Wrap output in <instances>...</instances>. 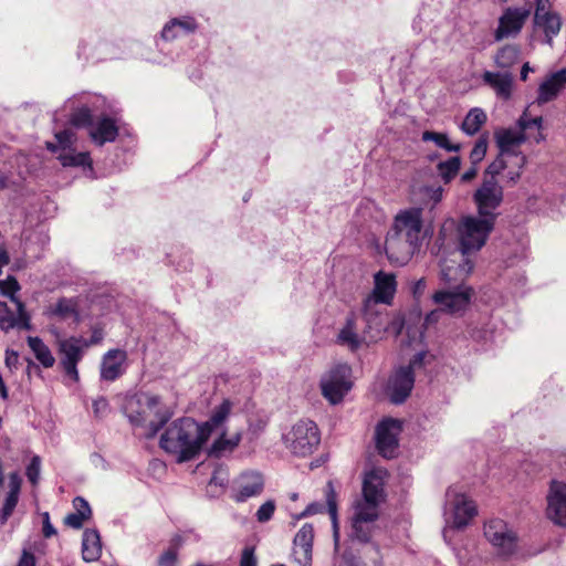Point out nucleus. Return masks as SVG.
Wrapping results in <instances>:
<instances>
[{
  "instance_id": "obj_1",
  "label": "nucleus",
  "mask_w": 566,
  "mask_h": 566,
  "mask_svg": "<svg viewBox=\"0 0 566 566\" xmlns=\"http://www.w3.org/2000/svg\"><path fill=\"white\" fill-rule=\"evenodd\" d=\"M473 270L469 255L455 250L440 260L441 289L433 295V303L450 314L464 311L471 302L472 289L465 285V280Z\"/></svg>"
},
{
  "instance_id": "obj_2",
  "label": "nucleus",
  "mask_w": 566,
  "mask_h": 566,
  "mask_svg": "<svg viewBox=\"0 0 566 566\" xmlns=\"http://www.w3.org/2000/svg\"><path fill=\"white\" fill-rule=\"evenodd\" d=\"M422 212L421 208L413 207L396 214L385 241L391 263L402 266L420 250L424 238Z\"/></svg>"
},
{
  "instance_id": "obj_3",
  "label": "nucleus",
  "mask_w": 566,
  "mask_h": 566,
  "mask_svg": "<svg viewBox=\"0 0 566 566\" xmlns=\"http://www.w3.org/2000/svg\"><path fill=\"white\" fill-rule=\"evenodd\" d=\"M208 441L202 427L190 417L174 420L160 437V448L174 455L177 462L193 460Z\"/></svg>"
},
{
  "instance_id": "obj_4",
  "label": "nucleus",
  "mask_w": 566,
  "mask_h": 566,
  "mask_svg": "<svg viewBox=\"0 0 566 566\" xmlns=\"http://www.w3.org/2000/svg\"><path fill=\"white\" fill-rule=\"evenodd\" d=\"M124 413L135 427L145 428V437L154 438L170 420L172 412L160 407V398L147 394H136L128 397L124 405Z\"/></svg>"
},
{
  "instance_id": "obj_5",
  "label": "nucleus",
  "mask_w": 566,
  "mask_h": 566,
  "mask_svg": "<svg viewBox=\"0 0 566 566\" xmlns=\"http://www.w3.org/2000/svg\"><path fill=\"white\" fill-rule=\"evenodd\" d=\"M476 513V505L471 499L464 493L459 492L457 488H449L446 492L443 510L446 522V527L443 528L444 539L448 538L452 530H461L468 526Z\"/></svg>"
},
{
  "instance_id": "obj_6",
  "label": "nucleus",
  "mask_w": 566,
  "mask_h": 566,
  "mask_svg": "<svg viewBox=\"0 0 566 566\" xmlns=\"http://www.w3.org/2000/svg\"><path fill=\"white\" fill-rule=\"evenodd\" d=\"M427 352L417 353L406 366H400L388 379L386 392L390 401L400 405L406 401L415 385L416 373L426 365Z\"/></svg>"
},
{
  "instance_id": "obj_7",
  "label": "nucleus",
  "mask_w": 566,
  "mask_h": 566,
  "mask_svg": "<svg viewBox=\"0 0 566 566\" xmlns=\"http://www.w3.org/2000/svg\"><path fill=\"white\" fill-rule=\"evenodd\" d=\"M492 218L478 216L463 217L458 226L460 252L470 255L479 251L494 229Z\"/></svg>"
},
{
  "instance_id": "obj_8",
  "label": "nucleus",
  "mask_w": 566,
  "mask_h": 566,
  "mask_svg": "<svg viewBox=\"0 0 566 566\" xmlns=\"http://www.w3.org/2000/svg\"><path fill=\"white\" fill-rule=\"evenodd\" d=\"M286 448L297 457H307L312 454L321 442V433L317 424L303 419L297 421L291 430L284 436Z\"/></svg>"
},
{
  "instance_id": "obj_9",
  "label": "nucleus",
  "mask_w": 566,
  "mask_h": 566,
  "mask_svg": "<svg viewBox=\"0 0 566 566\" xmlns=\"http://www.w3.org/2000/svg\"><path fill=\"white\" fill-rule=\"evenodd\" d=\"M323 397L331 405L340 403L353 387L352 368L348 364H336L321 378Z\"/></svg>"
},
{
  "instance_id": "obj_10",
  "label": "nucleus",
  "mask_w": 566,
  "mask_h": 566,
  "mask_svg": "<svg viewBox=\"0 0 566 566\" xmlns=\"http://www.w3.org/2000/svg\"><path fill=\"white\" fill-rule=\"evenodd\" d=\"M484 536L501 557H511L517 551L518 536L516 532L501 518H491L485 522Z\"/></svg>"
},
{
  "instance_id": "obj_11",
  "label": "nucleus",
  "mask_w": 566,
  "mask_h": 566,
  "mask_svg": "<svg viewBox=\"0 0 566 566\" xmlns=\"http://www.w3.org/2000/svg\"><path fill=\"white\" fill-rule=\"evenodd\" d=\"M473 201L478 208V214L496 221L499 216L496 209L503 201V187L496 179H483L473 193Z\"/></svg>"
},
{
  "instance_id": "obj_12",
  "label": "nucleus",
  "mask_w": 566,
  "mask_h": 566,
  "mask_svg": "<svg viewBox=\"0 0 566 566\" xmlns=\"http://www.w3.org/2000/svg\"><path fill=\"white\" fill-rule=\"evenodd\" d=\"M532 13L531 7L515 8L507 7L502 11L499 17L497 27L494 30L493 38L495 41H503L506 39H515L523 30L526 21Z\"/></svg>"
},
{
  "instance_id": "obj_13",
  "label": "nucleus",
  "mask_w": 566,
  "mask_h": 566,
  "mask_svg": "<svg viewBox=\"0 0 566 566\" xmlns=\"http://www.w3.org/2000/svg\"><path fill=\"white\" fill-rule=\"evenodd\" d=\"M494 139L501 155L514 159V165L520 168L526 166L527 157L520 150L527 139L524 132H517L514 127L500 128L495 130Z\"/></svg>"
},
{
  "instance_id": "obj_14",
  "label": "nucleus",
  "mask_w": 566,
  "mask_h": 566,
  "mask_svg": "<svg viewBox=\"0 0 566 566\" xmlns=\"http://www.w3.org/2000/svg\"><path fill=\"white\" fill-rule=\"evenodd\" d=\"M545 515L554 525L566 527V481L551 480L546 493Z\"/></svg>"
},
{
  "instance_id": "obj_15",
  "label": "nucleus",
  "mask_w": 566,
  "mask_h": 566,
  "mask_svg": "<svg viewBox=\"0 0 566 566\" xmlns=\"http://www.w3.org/2000/svg\"><path fill=\"white\" fill-rule=\"evenodd\" d=\"M77 57L85 61H104L117 57V52L108 39L99 33H91L80 41Z\"/></svg>"
},
{
  "instance_id": "obj_16",
  "label": "nucleus",
  "mask_w": 566,
  "mask_h": 566,
  "mask_svg": "<svg viewBox=\"0 0 566 566\" xmlns=\"http://www.w3.org/2000/svg\"><path fill=\"white\" fill-rule=\"evenodd\" d=\"M336 344L347 348L352 353L358 352L371 344L363 329L359 315L349 313L336 335Z\"/></svg>"
},
{
  "instance_id": "obj_17",
  "label": "nucleus",
  "mask_w": 566,
  "mask_h": 566,
  "mask_svg": "<svg viewBox=\"0 0 566 566\" xmlns=\"http://www.w3.org/2000/svg\"><path fill=\"white\" fill-rule=\"evenodd\" d=\"M200 29L199 20L192 14H180L170 18L159 33L157 46L163 50L161 42H172L196 34Z\"/></svg>"
},
{
  "instance_id": "obj_18",
  "label": "nucleus",
  "mask_w": 566,
  "mask_h": 566,
  "mask_svg": "<svg viewBox=\"0 0 566 566\" xmlns=\"http://www.w3.org/2000/svg\"><path fill=\"white\" fill-rule=\"evenodd\" d=\"M87 347L88 344L81 337H69L59 342L60 364L65 375L73 381H77L80 378L77 364Z\"/></svg>"
},
{
  "instance_id": "obj_19",
  "label": "nucleus",
  "mask_w": 566,
  "mask_h": 566,
  "mask_svg": "<svg viewBox=\"0 0 566 566\" xmlns=\"http://www.w3.org/2000/svg\"><path fill=\"white\" fill-rule=\"evenodd\" d=\"M371 298H366L363 304V313L359 316L363 329L370 343H376L388 329V313L375 308Z\"/></svg>"
},
{
  "instance_id": "obj_20",
  "label": "nucleus",
  "mask_w": 566,
  "mask_h": 566,
  "mask_svg": "<svg viewBox=\"0 0 566 566\" xmlns=\"http://www.w3.org/2000/svg\"><path fill=\"white\" fill-rule=\"evenodd\" d=\"M400 431V422L396 419H385L377 424L376 448L381 457L391 459L396 455Z\"/></svg>"
},
{
  "instance_id": "obj_21",
  "label": "nucleus",
  "mask_w": 566,
  "mask_h": 566,
  "mask_svg": "<svg viewBox=\"0 0 566 566\" xmlns=\"http://www.w3.org/2000/svg\"><path fill=\"white\" fill-rule=\"evenodd\" d=\"M264 489V479L256 471L242 472L232 483L231 497L237 503H243L259 496Z\"/></svg>"
},
{
  "instance_id": "obj_22",
  "label": "nucleus",
  "mask_w": 566,
  "mask_h": 566,
  "mask_svg": "<svg viewBox=\"0 0 566 566\" xmlns=\"http://www.w3.org/2000/svg\"><path fill=\"white\" fill-rule=\"evenodd\" d=\"M127 369V353L123 349L107 350L101 361L99 377L102 380L113 382L122 377Z\"/></svg>"
},
{
  "instance_id": "obj_23",
  "label": "nucleus",
  "mask_w": 566,
  "mask_h": 566,
  "mask_svg": "<svg viewBox=\"0 0 566 566\" xmlns=\"http://www.w3.org/2000/svg\"><path fill=\"white\" fill-rule=\"evenodd\" d=\"M314 527L305 523L296 533L293 539V556L300 566L312 565Z\"/></svg>"
},
{
  "instance_id": "obj_24",
  "label": "nucleus",
  "mask_w": 566,
  "mask_h": 566,
  "mask_svg": "<svg viewBox=\"0 0 566 566\" xmlns=\"http://www.w3.org/2000/svg\"><path fill=\"white\" fill-rule=\"evenodd\" d=\"M397 290L395 274L379 271L374 275L373 304H390Z\"/></svg>"
},
{
  "instance_id": "obj_25",
  "label": "nucleus",
  "mask_w": 566,
  "mask_h": 566,
  "mask_svg": "<svg viewBox=\"0 0 566 566\" xmlns=\"http://www.w3.org/2000/svg\"><path fill=\"white\" fill-rule=\"evenodd\" d=\"M88 135L96 146H103L115 142L118 136V126L113 118L101 116L91 124Z\"/></svg>"
},
{
  "instance_id": "obj_26",
  "label": "nucleus",
  "mask_w": 566,
  "mask_h": 566,
  "mask_svg": "<svg viewBox=\"0 0 566 566\" xmlns=\"http://www.w3.org/2000/svg\"><path fill=\"white\" fill-rule=\"evenodd\" d=\"M565 86L566 69L552 73L538 87L537 103L546 104L555 99Z\"/></svg>"
},
{
  "instance_id": "obj_27",
  "label": "nucleus",
  "mask_w": 566,
  "mask_h": 566,
  "mask_svg": "<svg viewBox=\"0 0 566 566\" xmlns=\"http://www.w3.org/2000/svg\"><path fill=\"white\" fill-rule=\"evenodd\" d=\"M232 407L233 403L230 399H223L220 405L212 408L209 419L200 423L207 439L216 431L226 430L224 423L231 415Z\"/></svg>"
},
{
  "instance_id": "obj_28",
  "label": "nucleus",
  "mask_w": 566,
  "mask_h": 566,
  "mask_svg": "<svg viewBox=\"0 0 566 566\" xmlns=\"http://www.w3.org/2000/svg\"><path fill=\"white\" fill-rule=\"evenodd\" d=\"M483 82L494 90L497 97L507 101L512 96L513 75L510 72L485 71Z\"/></svg>"
},
{
  "instance_id": "obj_29",
  "label": "nucleus",
  "mask_w": 566,
  "mask_h": 566,
  "mask_svg": "<svg viewBox=\"0 0 566 566\" xmlns=\"http://www.w3.org/2000/svg\"><path fill=\"white\" fill-rule=\"evenodd\" d=\"M22 479L18 472H11L9 474V492L6 495L4 502L0 511V522L6 524L9 517L12 515L18 502L21 491Z\"/></svg>"
},
{
  "instance_id": "obj_30",
  "label": "nucleus",
  "mask_w": 566,
  "mask_h": 566,
  "mask_svg": "<svg viewBox=\"0 0 566 566\" xmlns=\"http://www.w3.org/2000/svg\"><path fill=\"white\" fill-rule=\"evenodd\" d=\"M57 159L64 167H82L86 176L93 177L94 169L88 151H76L74 148L61 151Z\"/></svg>"
},
{
  "instance_id": "obj_31",
  "label": "nucleus",
  "mask_w": 566,
  "mask_h": 566,
  "mask_svg": "<svg viewBox=\"0 0 566 566\" xmlns=\"http://www.w3.org/2000/svg\"><path fill=\"white\" fill-rule=\"evenodd\" d=\"M384 481L381 471H370L363 483V499L368 502L380 503L384 500Z\"/></svg>"
},
{
  "instance_id": "obj_32",
  "label": "nucleus",
  "mask_w": 566,
  "mask_h": 566,
  "mask_svg": "<svg viewBox=\"0 0 566 566\" xmlns=\"http://www.w3.org/2000/svg\"><path fill=\"white\" fill-rule=\"evenodd\" d=\"M242 434L240 431L235 432L231 437H227V430H222L220 436L213 441L209 448V455L214 458H221L230 454L239 446Z\"/></svg>"
},
{
  "instance_id": "obj_33",
  "label": "nucleus",
  "mask_w": 566,
  "mask_h": 566,
  "mask_svg": "<svg viewBox=\"0 0 566 566\" xmlns=\"http://www.w3.org/2000/svg\"><path fill=\"white\" fill-rule=\"evenodd\" d=\"M102 553L101 537L97 530L87 528L82 538V556L85 562H95Z\"/></svg>"
},
{
  "instance_id": "obj_34",
  "label": "nucleus",
  "mask_w": 566,
  "mask_h": 566,
  "mask_svg": "<svg viewBox=\"0 0 566 566\" xmlns=\"http://www.w3.org/2000/svg\"><path fill=\"white\" fill-rule=\"evenodd\" d=\"M326 506L333 524V538L335 553L339 551V527L337 522L336 493L332 481H328L325 489Z\"/></svg>"
},
{
  "instance_id": "obj_35",
  "label": "nucleus",
  "mask_w": 566,
  "mask_h": 566,
  "mask_svg": "<svg viewBox=\"0 0 566 566\" xmlns=\"http://www.w3.org/2000/svg\"><path fill=\"white\" fill-rule=\"evenodd\" d=\"M28 345L32 353L34 354L35 358L44 368H51L54 365V356L52 355L50 348L43 343V340L40 337L29 336Z\"/></svg>"
},
{
  "instance_id": "obj_36",
  "label": "nucleus",
  "mask_w": 566,
  "mask_h": 566,
  "mask_svg": "<svg viewBox=\"0 0 566 566\" xmlns=\"http://www.w3.org/2000/svg\"><path fill=\"white\" fill-rule=\"evenodd\" d=\"M520 48L515 44L502 46L494 56V63L497 67L509 70L518 62Z\"/></svg>"
},
{
  "instance_id": "obj_37",
  "label": "nucleus",
  "mask_w": 566,
  "mask_h": 566,
  "mask_svg": "<svg viewBox=\"0 0 566 566\" xmlns=\"http://www.w3.org/2000/svg\"><path fill=\"white\" fill-rule=\"evenodd\" d=\"M485 122V112L482 108L474 107L465 115L461 124V130L469 136H473L480 130Z\"/></svg>"
},
{
  "instance_id": "obj_38",
  "label": "nucleus",
  "mask_w": 566,
  "mask_h": 566,
  "mask_svg": "<svg viewBox=\"0 0 566 566\" xmlns=\"http://www.w3.org/2000/svg\"><path fill=\"white\" fill-rule=\"evenodd\" d=\"M45 313L50 317H57L60 319L77 318L75 303L65 297L60 298L54 305H50Z\"/></svg>"
},
{
  "instance_id": "obj_39",
  "label": "nucleus",
  "mask_w": 566,
  "mask_h": 566,
  "mask_svg": "<svg viewBox=\"0 0 566 566\" xmlns=\"http://www.w3.org/2000/svg\"><path fill=\"white\" fill-rule=\"evenodd\" d=\"M374 522L352 518V528L349 533L350 541L358 543H368L371 538Z\"/></svg>"
},
{
  "instance_id": "obj_40",
  "label": "nucleus",
  "mask_w": 566,
  "mask_h": 566,
  "mask_svg": "<svg viewBox=\"0 0 566 566\" xmlns=\"http://www.w3.org/2000/svg\"><path fill=\"white\" fill-rule=\"evenodd\" d=\"M421 140L432 142L436 144V146L447 151L458 153L461 149V146L459 144L450 143L449 137L446 133L424 130L421 135Z\"/></svg>"
},
{
  "instance_id": "obj_41",
  "label": "nucleus",
  "mask_w": 566,
  "mask_h": 566,
  "mask_svg": "<svg viewBox=\"0 0 566 566\" xmlns=\"http://www.w3.org/2000/svg\"><path fill=\"white\" fill-rule=\"evenodd\" d=\"M378 505L376 502H368L365 499L359 501L355 506V512L352 518L361 520L366 522H375L378 518Z\"/></svg>"
},
{
  "instance_id": "obj_42",
  "label": "nucleus",
  "mask_w": 566,
  "mask_h": 566,
  "mask_svg": "<svg viewBox=\"0 0 566 566\" xmlns=\"http://www.w3.org/2000/svg\"><path fill=\"white\" fill-rule=\"evenodd\" d=\"M461 166V159L458 156L451 157L446 161H441L438 164L437 169L442 178V180L448 184L450 182L459 172Z\"/></svg>"
},
{
  "instance_id": "obj_43",
  "label": "nucleus",
  "mask_w": 566,
  "mask_h": 566,
  "mask_svg": "<svg viewBox=\"0 0 566 566\" xmlns=\"http://www.w3.org/2000/svg\"><path fill=\"white\" fill-rule=\"evenodd\" d=\"M57 145L48 143L46 147L51 151H56L61 148L62 151L73 148L74 133L71 129H63L55 134Z\"/></svg>"
},
{
  "instance_id": "obj_44",
  "label": "nucleus",
  "mask_w": 566,
  "mask_h": 566,
  "mask_svg": "<svg viewBox=\"0 0 566 566\" xmlns=\"http://www.w3.org/2000/svg\"><path fill=\"white\" fill-rule=\"evenodd\" d=\"M20 286L14 276L9 275L4 280H0V293L4 296L15 301L19 312L22 314L23 304L14 298V294L19 291Z\"/></svg>"
},
{
  "instance_id": "obj_45",
  "label": "nucleus",
  "mask_w": 566,
  "mask_h": 566,
  "mask_svg": "<svg viewBox=\"0 0 566 566\" xmlns=\"http://www.w3.org/2000/svg\"><path fill=\"white\" fill-rule=\"evenodd\" d=\"M70 122L76 127H87L90 129L94 119L91 109L87 106H81L72 113Z\"/></svg>"
},
{
  "instance_id": "obj_46",
  "label": "nucleus",
  "mask_w": 566,
  "mask_h": 566,
  "mask_svg": "<svg viewBox=\"0 0 566 566\" xmlns=\"http://www.w3.org/2000/svg\"><path fill=\"white\" fill-rule=\"evenodd\" d=\"M543 127V118L542 116L537 117H530L527 111H524L523 114L518 117L516 120V129L517 132H524L526 134V130L531 128H536L537 130H541Z\"/></svg>"
},
{
  "instance_id": "obj_47",
  "label": "nucleus",
  "mask_w": 566,
  "mask_h": 566,
  "mask_svg": "<svg viewBox=\"0 0 566 566\" xmlns=\"http://www.w3.org/2000/svg\"><path fill=\"white\" fill-rule=\"evenodd\" d=\"M335 566H384L380 560H374L373 564L368 565L360 563V560L352 553L346 549L339 557H335Z\"/></svg>"
},
{
  "instance_id": "obj_48",
  "label": "nucleus",
  "mask_w": 566,
  "mask_h": 566,
  "mask_svg": "<svg viewBox=\"0 0 566 566\" xmlns=\"http://www.w3.org/2000/svg\"><path fill=\"white\" fill-rule=\"evenodd\" d=\"M509 159L499 153V156L485 169L484 179H496V176L509 167Z\"/></svg>"
},
{
  "instance_id": "obj_49",
  "label": "nucleus",
  "mask_w": 566,
  "mask_h": 566,
  "mask_svg": "<svg viewBox=\"0 0 566 566\" xmlns=\"http://www.w3.org/2000/svg\"><path fill=\"white\" fill-rule=\"evenodd\" d=\"M488 150V138L485 136H481L476 139L471 153L470 160L472 165H476L483 160Z\"/></svg>"
},
{
  "instance_id": "obj_50",
  "label": "nucleus",
  "mask_w": 566,
  "mask_h": 566,
  "mask_svg": "<svg viewBox=\"0 0 566 566\" xmlns=\"http://www.w3.org/2000/svg\"><path fill=\"white\" fill-rule=\"evenodd\" d=\"M276 504L273 500L264 502L256 511L255 517L259 523L269 522L275 512Z\"/></svg>"
},
{
  "instance_id": "obj_51",
  "label": "nucleus",
  "mask_w": 566,
  "mask_h": 566,
  "mask_svg": "<svg viewBox=\"0 0 566 566\" xmlns=\"http://www.w3.org/2000/svg\"><path fill=\"white\" fill-rule=\"evenodd\" d=\"M40 471H41V459L38 455H34L30 463L27 467V478L30 481L31 484L35 485L40 478Z\"/></svg>"
},
{
  "instance_id": "obj_52",
  "label": "nucleus",
  "mask_w": 566,
  "mask_h": 566,
  "mask_svg": "<svg viewBox=\"0 0 566 566\" xmlns=\"http://www.w3.org/2000/svg\"><path fill=\"white\" fill-rule=\"evenodd\" d=\"M177 556L178 554L176 548H168L159 556L158 566H176Z\"/></svg>"
},
{
  "instance_id": "obj_53",
  "label": "nucleus",
  "mask_w": 566,
  "mask_h": 566,
  "mask_svg": "<svg viewBox=\"0 0 566 566\" xmlns=\"http://www.w3.org/2000/svg\"><path fill=\"white\" fill-rule=\"evenodd\" d=\"M73 505H74L75 512H78L82 516H84L86 518L91 517L92 510H91L88 502L84 497L76 496L73 500Z\"/></svg>"
},
{
  "instance_id": "obj_54",
  "label": "nucleus",
  "mask_w": 566,
  "mask_h": 566,
  "mask_svg": "<svg viewBox=\"0 0 566 566\" xmlns=\"http://www.w3.org/2000/svg\"><path fill=\"white\" fill-rule=\"evenodd\" d=\"M507 172L505 175L507 182L515 185L522 175L523 168L514 165V159H509V167L506 168Z\"/></svg>"
},
{
  "instance_id": "obj_55",
  "label": "nucleus",
  "mask_w": 566,
  "mask_h": 566,
  "mask_svg": "<svg viewBox=\"0 0 566 566\" xmlns=\"http://www.w3.org/2000/svg\"><path fill=\"white\" fill-rule=\"evenodd\" d=\"M229 481L228 473L224 469L218 468L210 478V484L224 486Z\"/></svg>"
},
{
  "instance_id": "obj_56",
  "label": "nucleus",
  "mask_w": 566,
  "mask_h": 566,
  "mask_svg": "<svg viewBox=\"0 0 566 566\" xmlns=\"http://www.w3.org/2000/svg\"><path fill=\"white\" fill-rule=\"evenodd\" d=\"M240 566H256L253 547H245L241 554Z\"/></svg>"
},
{
  "instance_id": "obj_57",
  "label": "nucleus",
  "mask_w": 566,
  "mask_h": 566,
  "mask_svg": "<svg viewBox=\"0 0 566 566\" xmlns=\"http://www.w3.org/2000/svg\"><path fill=\"white\" fill-rule=\"evenodd\" d=\"M86 517L82 516L78 512H73L65 517V524L72 528L78 530L83 526Z\"/></svg>"
},
{
  "instance_id": "obj_58",
  "label": "nucleus",
  "mask_w": 566,
  "mask_h": 566,
  "mask_svg": "<svg viewBox=\"0 0 566 566\" xmlns=\"http://www.w3.org/2000/svg\"><path fill=\"white\" fill-rule=\"evenodd\" d=\"M42 520H43V528H42L43 536L45 538H50L53 535H55L56 534V530L54 528V526L50 522V514H49V512H44L42 514Z\"/></svg>"
},
{
  "instance_id": "obj_59",
  "label": "nucleus",
  "mask_w": 566,
  "mask_h": 566,
  "mask_svg": "<svg viewBox=\"0 0 566 566\" xmlns=\"http://www.w3.org/2000/svg\"><path fill=\"white\" fill-rule=\"evenodd\" d=\"M325 510V505L322 503L313 502L306 506V509L297 516L298 518L306 517L308 515H314L317 513H322Z\"/></svg>"
},
{
  "instance_id": "obj_60",
  "label": "nucleus",
  "mask_w": 566,
  "mask_h": 566,
  "mask_svg": "<svg viewBox=\"0 0 566 566\" xmlns=\"http://www.w3.org/2000/svg\"><path fill=\"white\" fill-rule=\"evenodd\" d=\"M443 188L438 187H426V195L433 201V203H438L442 199Z\"/></svg>"
},
{
  "instance_id": "obj_61",
  "label": "nucleus",
  "mask_w": 566,
  "mask_h": 566,
  "mask_svg": "<svg viewBox=\"0 0 566 566\" xmlns=\"http://www.w3.org/2000/svg\"><path fill=\"white\" fill-rule=\"evenodd\" d=\"M441 312L450 313L448 310H443L438 305V310L431 311L430 313H428L426 315L424 325L429 326V325L437 323Z\"/></svg>"
},
{
  "instance_id": "obj_62",
  "label": "nucleus",
  "mask_w": 566,
  "mask_h": 566,
  "mask_svg": "<svg viewBox=\"0 0 566 566\" xmlns=\"http://www.w3.org/2000/svg\"><path fill=\"white\" fill-rule=\"evenodd\" d=\"M403 328V321L400 317L388 319V329L387 332H392L395 335H399Z\"/></svg>"
},
{
  "instance_id": "obj_63",
  "label": "nucleus",
  "mask_w": 566,
  "mask_h": 566,
  "mask_svg": "<svg viewBox=\"0 0 566 566\" xmlns=\"http://www.w3.org/2000/svg\"><path fill=\"white\" fill-rule=\"evenodd\" d=\"M500 2L504 3H512V7L515 8H527L531 7V10H533L534 4H536L537 0H499Z\"/></svg>"
},
{
  "instance_id": "obj_64",
  "label": "nucleus",
  "mask_w": 566,
  "mask_h": 566,
  "mask_svg": "<svg viewBox=\"0 0 566 566\" xmlns=\"http://www.w3.org/2000/svg\"><path fill=\"white\" fill-rule=\"evenodd\" d=\"M34 556L24 552L18 566H34Z\"/></svg>"
}]
</instances>
